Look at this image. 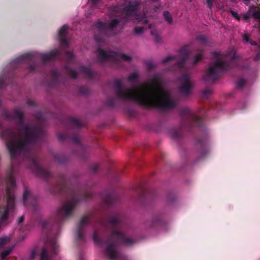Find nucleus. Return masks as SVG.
<instances>
[{"mask_svg": "<svg viewBox=\"0 0 260 260\" xmlns=\"http://www.w3.org/2000/svg\"><path fill=\"white\" fill-rule=\"evenodd\" d=\"M117 94L121 99L131 100L149 107L169 109L175 105L170 93L158 79L131 89H120Z\"/></svg>", "mask_w": 260, "mask_h": 260, "instance_id": "obj_1", "label": "nucleus"}, {"mask_svg": "<svg viewBox=\"0 0 260 260\" xmlns=\"http://www.w3.org/2000/svg\"><path fill=\"white\" fill-rule=\"evenodd\" d=\"M38 129L23 125L16 135L13 133L9 134L6 144L12 156L21 153L28 149L36 140Z\"/></svg>", "mask_w": 260, "mask_h": 260, "instance_id": "obj_2", "label": "nucleus"}, {"mask_svg": "<svg viewBox=\"0 0 260 260\" xmlns=\"http://www.w3.org/2000/svg\"><path fill=\"white\" fill-rule=\"evenodd\" d=\"M214 62L210 65L204 77V80L209 82H213L217 75L226 70L229 66H231L235 57L236 54L233 52L231 54L222 55L218 52L213 53Z\"/></svg>", "mask_w": 260, "mask_h": 260, "instance_id": "obj_3", "label": "nucleus"}, {"mask_svg": "<svg viewBox=\"0 0 260 260\" xmlns=\"http://www.w3.org/2000/svg\"><path fill=\"white\" fill-rule=\"evenodd\" d=\"M15 180L14 178L13 175L11 174L9 177L8 180L7 181V192L8 196H9L10 199L8 201L7 206L6 209L4 210L3 211H1L0 212V224L4 222L5 220L7 219L9 211L14 206V201L13 197H11L10 194L11 189L15 186Z\"/></svg>", "mask_w": 260, "mask_h": 260, "instance_id": "obj_4", "label": "nucleus"}, {"mask_svg": "<svg viewBox=\"0 0 260 260\" xmlns=\"http://www.w3.org/2000/svg\"><path fill=\"white\" fill-rule=\"evenodd\" d=\"M138 7V3L136 2H130L128 7L125 9V11L127 13L124 17L126 19H132L134 23L142 22H147V20L144 17L138 15L136 11Z\"/></svg>", "mask_w": 260, "mask_h": 260, "instance_id": "obj_5", "label": "nucleus"}, {"mask_svg": "<svg viewBox=\"0 0 260 260\" xmlns=\"http://www.w3.org/2000/svg\"><path fill=\"white\" fill-rule=\"evenodd\" d=\"M181 86L180 91L183 93H187L192 87L193 84L189 80L188 75H184L180 79Z\"/></svg>", "mask_w": 260, "mask_h": 260, "instance_id": "obj_6", "label": "nucleus"}, {"mask_svg": "<svg viewBox=\"0 0 260 260\" xmlns=\"http://www.w3.org/2000/svg\"><path fill=\"white\" fill-rule=\"evenodd\" d=\"M117 24L118 20L117 19H113L110 21L107 25L103 22H100L96 24L95 26L99 30H103L113 28L115 27Z\"/></svg>", "mask_w": 260, "mask_h": 260, "instance_id": "obj_7", "label": "nucleus"}, {"mask_svg": "<svg viewBox=\"0 0 260 260\" xmlns=\"http://www.w3.org/2000/svg\"><path fill=\"white\" fill-rule=\"evenodd\" d=\"M75 206V203L73 201L66 203L60 210L61 213L65 215H69L71 214L73 209Z\"/></svg>", "mask_w": 260, "mask_h": 260, "instance_id": "obj_8", "label": "nucleus"}, {"mask_svg": "<svg viewBox=\"0 0 260 260\" xmlns=\"http://www.w3.org/2000/svg\"><path fill=\"white\" fill-rule=\"evenodd\" d=\"M106 253L108 258L110 260H115L117 256V253L113 246H109L106 248Z\"/></svg>", "mask_w": 260, "mask_h": 260, "instance_id": "obj_9", "label": "nucleus"}, {"mask_svg": "<svg viewBox=\"0 0 260 260\" xmlns=\"http://www.w3.org/2000/svg\"><path fill=\"white\" fill-rule=\"evenodd\" d=\"M68 29V27L66 25H64L58 31V37L60 38V42L62 44H66V40L64 37L66 35V31Z\"/></svg>", "mask_w": 260, "mask_h": 260, "instance_id": "obj_10", "label": "nucleus"}, {"mask_svg": "<svg viewBox=\"0 0 260 260\" xmlns=\"http://www.w3.org/2000/svg\"><path fill=\"white\" fill-rule=\"evenodd\" d=\"M98 57L101 61H104L108 59L111 57H113V55L111 53L107 52L102 49H99L98 50Z\"/></svg>", "mask_w": 260, "mask_h": 260, "instance_id": "obj_11", "label": "nucleus"}, {"mask_svg": "<svg viewBox=\"0 0 260 260\" xmlns=\"http://www.w3.org/2000/svg\"><path fill=\"white\" fill-rule=\"evenodd\" d=\"M57 50H53L49 53H44L41 55V58L44 60L53 59L57 54Z\"/></svg>", "mask_w": 260, "mask_h": 260, "instance_id": "obj_12", "label": "nucleus"}, {"mask_svg": "<svg viewBox=\"0 0 260 260\" xmlns=\"http://www.w3.org/2000/svg\"><path fill=\"white\" fill-rule=\"evenodd\" d=\"M181 54L182 55L181 60L179 61V66H181L182 64L185 60H186V58L188 57L189 54V50L188 49V47L187 46L183 47L180 50Z\"/></svg>", "mask_w": 260, "mask_h": 260, "instance_id": "obj_13", "label": "nucleus"}, {"mask_svg": "<svg viewBox=\"0 0 260 260\" xmlns=\"http://www.w3.org/2000/svg\"><path fill=\"white\" fill-rule=\"evenodd\" d=\"M115 57L117 58L118 59H121L124 61H129L131 58L129 56L122 53L116 54Z\"/></svg>", "mask_w": 260, "mask_h": 260, "instance_id": "obj_14", "label": "nucleus"}, {"mask_svg": "<svg viewBox=\"0 0 260 260\" xmlns=\"http://www.w3.org/2000/svg\"><path fill=\"white\" fill-rule=\"evenodd\" d=\"M163 62L165 63L171 62L172 63H175L177 62H178V59L175 57L168 56L163 60Z\"/></svg>", "mask_w": 260, "mask_h": 260, "instance_id": "obj_15", "label": "nucleus"}, {"mask_svg": "<svg viewBox=\"0 0 260 260\" xmlns=\"http://www.w3.org/2000/svg\"><path fill=\"white\" fill-rule=\"evenodd\" d=\"M164 16L166 20L169 23H171L172 22V16L168 12H164Z\"/></svg>", "mask_w": 260, "mask_h": 260, "instance_id": "obj_16", "label": "nucleus"}, {"mask_svg": "<svg viewBox=\"0 0 260 260\" xmlns=\"http://www.w3.org/2000/svg\"><path fill=\"white\" fill-rule=\"evenodd\" d=\"M112 236L113 237H117L118 239H122L124 237V235L117 231L113 232Z\"/></svg>", "mask_w": 260, "mask_h": 260, "instance_id": "obj_17", "label": "nucleus"}, {"mask_svg": "<svg viewBox=\"0 0 260 260\" xmlns=\"http://www.w3.org/2000/svg\"><path fill=\"white\" fill-rule=\"evenodd\" d=\"M47 251L43 249L41 255V260H50L47 255Z\"/></svg>", "mask_w": 260, "mask_h": 260, "instance_id": "obj_18", "label": "nucleus"}, {"mask_svg": "<svg viewBox=\"0 0 260 260\" xmlns=\"http://www.w3.org/2000/svg\"><path fill=\"white\" fill-rule=\"evenodd\" d=\"M252 16L255 19L260 20V9L255 11L252 14Z\"/></svg>", "mask_w": 260, "mask_h": 260, "instance_id": "obj_19", "label": "nucleus"}, {"mask_svg": "<svg viewBox=\"0 0 260 260\" xmlns=\"http://www.w3.org/2000/svg\"><path fill=\"white\" fill-rule=\"evenodd\" d=\"M151 34L154 36V39H155L156 42H158L159 41V34L156 30L154 31L152 30L151 31Z\"/></svg>", "mask_w": 260, "mask_h": 260, "instance_id": "obj_20", "label": "nucleus"}, {"mask_svg": "<svg viewBox=\"0 0 260 260\" xmlns=\"http://www.w3.org/2000/svg\"><path fill=\"white\" fill-rule=\"evenodd\" d=\"M202 58V55L201 53H199L193 59L192 61V64H195L197 62H198L199 60H200Z\"/></svg>", "mask_w": 260, "mask_h": 260, "instance_id": "obj_21", "label": "nucleus"}, {"mask_svg": "<svg viewBox=\"0 0 260 260\" xmlns=\"http://www.w3.org/2000/svg\"><path fill=\"white\" fill-rule=\"evenodd\" d=\"M11 253V250H6L3 251L1 254V257L2 259H4L6 256H7Z\"/></svg>", "mask_w": 260, "mask_h": 260, "instance_id": "obj_22", "label": "nucleus"}, {"mask_svg": "<svg viewBox=\"0 0 260 260\" xmlns=\"http://www.w3.org/2000/svg\"><path fill=\"white\" fill-rule=\"evenodd\" d=\"M8 238L7 237L0 238V247L3 246L7 241Z\"/></svg>", "mask_w": 260, "mask_h": 260, "instance_id": "obj_23", "label": "nucleus"}, {"mask_svg": "<svg viewBox=\"0 0 260 260\" xmlns=\"http://www.w3.org/2000/svg\"><path fill=\"white\" fill-rule=\"evenodd\" d=\"M231 13L232 15V16L236 19H237L238 20H240V16H239V15L237 13H236V12H234L233 11H231Z\"/></svg>", "mask_w": 260, "mask_h": 260, "instance_id": "obj_24", "label": "nucleus"}, {"mask_svg": "<svg viewBox=\"0 0 260 260\" xmlns=\"http://www.w3.org/2000/svg\"><path fill=\"white\" fill-rule=\"evenodd\" d=\"M250 17V13L249 12L243 14V18L245 21H248Z\"/></svg>", "mask_w": 260, "mask_h": 260, "instance_id": "obj_25", "label": "nucleus"}, {"mask_svg": "<svg viewBox=\"0 0 260 260\" xmlns=\"http://www.w3.org/2000/svg\"><path fill=\"white\" fill-rule=\"evenodd\" d=\"M143 27H138L135 28V32L137 34H140L143 32Z\"/></svg>", "mask_w": 260, "mask_h": 260, "instance_id": "obj_26", "label": "nucleus"}, {"mask_svg": "<svg viewBox=\"0 0 260 260\" xmlns=\"http://www.w3.org/2000/svg\"><path fill=\"white\" fill-rule=\"evenodd\" d=\"M29 194V192L28 190H25V191L24 192V194H23V199L24 201H25L27 199V197L28 196Z\"/></svg>", "mask_w": 260, "mask_h": 260, "instance_id": "obj_27", "label": "nucleus"}, {"mask_svg": "<svg viewBox=\"0 0 260 260\" xmlns=\"http://www.w3.org/2000/svg\"><path fill=\"white\" fill-rule=\"evenodd\" d=\"M87 217H83L81 220L80 224L81 225H83L87 222Z\"/></svg>", "mask_w": 260, "mask_h": 260, "instance_id": "obj_28", "label": "nucleus"}, {"mask_svg": "<svg viewBox=\"0 0 260 260\" xmlns=\"http://www.w3.org/2000/svg\"><path fill=\"white\" fill-rule=\"evenodd\" d=\"M206 3L208 4V6L209 8H211L212 6V0H205Z\"/></svg>", "mask_w": 260, "mask_h": 260, "instance_id": "obj_29", "label": "nucleus"}, {"mask_svg": "<svg viewBox=\"0 0 260 260\" xmlns=\"http://www.w3.org/2000/svg\"><path fill=\"white\" fill-rule=\"evenodd\" d=\"M243 39L245 42H248L249 41L248 37L246 35H244L243 36Z\"/></svg>", "mask_w": 260, "mask_h": 260, "instance_id": "obj_30", "label": "nucleus"}, {"mask_svg": "<svg viewBox=\"0 0 260 260\" xmlns=\"http://www.w3.org/2000/svg\"><path fill=\"white\" fill-rule=\"evenodd\" d=\"M92 238H93V240H94V241H95V242H96L98 240V236L96 234H94Z\"/></svg>", "mask_w": 260, "mask_h": 260, "instance_id": "obj_31", "label": "nucleus"}, {"mask_svg": "<svg viewBox=\"0 0 260 260\" xmlns=\"http://www.w3.org/2000/svg\"><path fill=\"white\" fill-rule=\"evenodd\" d=\"M136 78V75L135 74L132 75L129 77V80H133Z\"/></svg>", "mask_w": 260, "mask_h": 260, "instance_id": "obj_32", "label": "nucleus"}, {"mask_svg": "<svg viewBox=\"0 0 260 260\" xmlns=\"http://www.w3.org/2000/svg\"><path fill=\"white\" fill-rule=\"evenodd\" d=\"M23 220H24V217H23V216H21L19 218L18 222L21 223V222H23Z\"/></svg>", "mask_w": 260, "mask_h": 260, "instance_id": "obj_33", "label": "nucleus"}, {"mask_svg": "<svg viewBox=\"0 0 260 260\" xmlns=\"http://www.w3.org/2000/svg\"><path fill=\"white\" fill-rule=\"evenodd\" d=\"M17 116L19 117V118L21 119V117L22 116V114L21 113H19L18 114Z\"/></svg>", "mask_w": 260, "mask_h": 260, "instance_id": "obj_34", "label": "nucleus"}, {"mask_svg": "<svg viewBox=\"0 0 260 260\" xmlns=\"http://www.w3.org/2000/svg\"><path fill=\"white\" fill-rule=\"evenodd\" d=\"M238 86L239 87H241V86H242V84H241V83H240V82H239L238 83Z\"/></svg>", "mask_w": 260, "mask_h": 260, "instance_id": "obj_35", "label": "nucleus"}, {"mask_svg": "<svg viewBox=\"0 0 260 260\" xmlns=\"http://www.w3.org/2000/svg\"><path fill=\"white\" fill-rule=\"evenodd\" d=\"M250 44H251V45H255V43H254V42H253V41H250Z\"/></svg>", "mask_w": 260, "mask_h": 260, "instance_id": "obj_36", "label": "nucleus"}, {"mask_svg": "<svg viewBox=\"0 0 260 260\" xmlns=\"http://www.w3.org/2000/svg\"><path fill=\"white\" fill-rule=\"evenodd\" d=\"M91 2L93 3H96V2H98L99 0H91Z\"/></svg>", "mask_w": 260, "mask_h": 260, "instance_id": "obj_37", "label": "nucleus"}, {"mask_svg": "<svg viewBox=\"0 0 260 260\" xmlns=\"http://www.w3.org/2000/svg\"><path fill=\"white\" fill-rule=\"evenodd\" d=\"M259 54H258L255 57V59H257L259 58Z\"/></svg>", "mask_w": 260, "mask_h": 260, "instance_id": "obj_38", "label": "nucleus"}, {"mask_svg": "<svg viewBox=\"0 0 260 260\" xmlns=\"http://www.w3.org/2000/svg\"><path fill=\"white\" fill-rule=\"evenodd\" d=\"M95 40H96L97 41H99V40H98V39L96 38H95Z\"/></svg>", "mask_w": 260, "mask_h": 260, "instance_id": "obj_39", "label": "nucleus"}, {"mask_svg": "<svg viewBox=\"0 0 260 260\" xmlns=\"http://www.w3.org/2000/svg\"><path fill=\"white\" fill-rule=\"evenodd\" d=\"M149 28H151V25H150Z\"/></svg>", "mask_w": 260, "mask_h": 260, "instance_id": "obj_40", "label": "nucleus"}]
</instances>
